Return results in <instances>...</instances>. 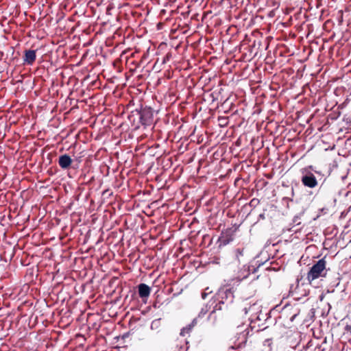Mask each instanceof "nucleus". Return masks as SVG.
<instances>
[{"label":"nucleus","mask_w":351,"mask_h":351,"mask_svg":"<svg viewBox=\"0 0 351 351\" xmlns=\"http://www.w3.org/2000/svg\"><path fill=\"white\" fill-rule=\"evenodd\" d=\"M301 182L304 186L314 189L318 186V180L315 174L321 176V173L315 170L313 166L309 165L300 169Z\"/></svg>","instance_id":"f257e3e1"},{"label":"nucleus","mask_w":351,"mask_h":351,"mask_svg":"<svg viewBox=\"0 0 351 351\" xmlns=\"http://www.w3.org/2000/svg\"><path fill=\"white\" fill-rule=\"evenodd\" d=\"M326 261L322 258L317 261L307 273L306 278L309 282L319 278H324L327 274Z\"/></svg>","instance_id":"f03ea898"},{"label":"nucleus","mask_w":351,"mask_h":351,"mask_svg":"<svg viewBox=\"0 0 351 351\" xmlns=\"http://www.w3.org/2000/svg\"><path fill=\"white\" fill-rule=\"evenodd\" d=\"M243 311L245 315H249L248 319L251 322H253L255 320H261V318L260 317L261 306L259 303L255 302L252 304L251 302L246 304Z\"/></svg>","instance_id":"7ed1b4c3"},{"label":"nucleus","mask_w":351,"mask_h":351,"mask_svg":"<svg viewBox=\"0 0 351 351\" xmlns=\"http://www.w3.org/2000/svg\"><path fill=\"white\" fill-rule=\"evenodd\" d=\"M72 163V159L67 154L62 155L59 157L58 164L63 169H68Z\"/></svg>","instance_id":"20e7f679"},{"label":"nucleus","mask_w":351,"mask_h":351,"mask_svg":"<svg viewBox=\"0 0 351 351\" xmlns=\"http://www.w3.org/2000/svg\"><path fill=\"white\" fill-rule=\"evenodd\" d=\"M138 295L140 298H147L150 295V287L146 284L141 283L138 286Z\"/></svg>","instance_id":"39448f33"},{"label":"nucleus","mask_w":351,"mask_h":351,"mask_svg":"<svg viewBox=\"0 0 351 351\" xmlns=\"http://www.w3.org/2000/svg\"><path fill=\"white\" fill-rule=\"evenodd\" d=\"M36 58V51L27 50L25 53L24 61L29 65H32Z\"/></svg>","instance_id":"423d86ee"},{"label":"nucleus","mask_w":351,"mask_h":351,"mask_svg":"<svg viewBox=\"0 0 351 351\" xmlns=\"http://www.w3.org/2000/svg\"><path fill=\"white\" fill-rule=\"evenodd\" d=\"M197 317L195 318L190 324H189L187 326L183 328L181 330L180 335L184 336L186 334L189 333L192 330V328L197 324Z\"/></svg>","instance_id":"0eeeda50"},{"label":"nucleus","mask_w":351,"mask_h":351,"mask_svg":"<svg viewBox=\"0 0 351 351\" xmlns=\"http://www.w3.org/2000/svg\"><path fill=\"white\" fill-rule=\"evenodd\" d=\"M239 330H241V332L239 334V339H241V341L239 343V345L245 343L247 341V337L249 334V330L247 328L242 330L243 326H239L238 327Z\"/></svg>","instance_id":"6e6552de"},{"label":"nucleus","mask_w":351,"mask_h":351,"mask_svg":"<svg viewBox=\"0 0 351 351\" xmlns=\"http://www.w3.org/2000/svg\"><path fill=\"white\" fill-rule=\"evenodd\" d=\"M221 295H225L226 299H228L230 302H232L233 295H232V291H231V290L230 289H226V291L224 292H221Z\"/></svg>","instance_id":"1a4fd4ad"},{"label":"nucleus","mask_w":351,"mask_h":351,"mask_svg":"<svg viewBox=\"0 0 351 351\" xmlns=\"http://www.w3.org/2000/svg\"><path fill=\"white\" fill-rule=\"evenodd\" d=\"M159 324H160V319H155V320L152 321V322L151 324V328L152 330L156 329L158 328Z\"/></svg>","instance_id":"9d476101"},{"label":"nucleus","mask_w":351,"mask_h":351,"mask_svg":"<svg viewBox=\"0 0 351 351\" xmlns=\"http://www.w3.org/2000/svg\"><path fill=\"white\" fill-rule=\"evenodd\" d=\"M209 308L210 307L208 308L207 305L205 307L202 308L201 311L199 312L198 317L204 316L205 314H206Z\"/></svg>","instance_id":"9b49d317"},{"label":"nucleus","mask_w":351,"mask_h":351,"mask_svg":"<svg viewBox=\"0 0 351 351\" xmlns=\"http://www.w3.org/2000/svg\"><path fill=\"white\" fill-rule=\"evenodd\" d=\"M221 304H223V300H221V301H220V302H219V305H221ZM217 306H218V304H216V305H215V306H214V308H213V311L211 312V313H210V316H211V315H212V314H213V313L216 310H220V309L221 308V306H219V307H218Z\"/></svg>","instance_id":"f8f14e48"},{"label":"nucleus","mask_w":351,"mask_h":351,"mask_svg":"<svg viewBox=\"0 0 351 351\" xmlns=\"http://www.w3.org/2000/svg\"><path fill=\"white\" fill-rule=\"evenodd\" d=\"M300 217L298 216H295L294 217L293 219V222L296 224V225H299L300 223Z\"/></svg>","instance_id":"ddd939ff"},{"label":"nucleus","mask_w":351,"mask_h":351,"mask_svg":"<svg viewBox=\"0 0 351 351\" xmlns=\"http://www.w3.org/2000/svg\"><path fill=\"white\" fill-rule=\"evenodd\" d=\"M259 218H260V219H265V215H264V213L260 214V215H259Z\"/></svg>","instance_id":"4468645a"},{"label":"nucleus","mask_w":351,"mask_h":351,"mask_svg":"<svg viewBox=\"0 0 351 351\" xmlns=\"http://www.w3.org/2000/svg\"><path fill=\"white\" fill-rule=\"evenodd\" d=\"M206 295H207V293H205V292L202 294V297L203 299H205Z\"/></svg>","instance_id":"2eb2a0df"},{"label":"nucleus","mask_w":351,"mask_h":351,"mask_svg":"<svg viewBox=\"0 0 351 351\" xmlns=\"http://www.w3.org/2000/svg\"><path fill=\"white\" fill-rule=\"evenodd\" d=\"M245 278H246V276H243L242 278H238V280L237 281L240 282L242 279Z\"/></svg>","instance_id":"dca6fc26"}]
</instances>
